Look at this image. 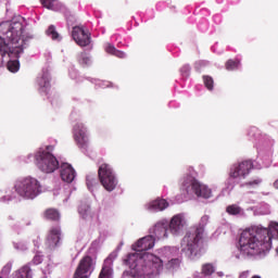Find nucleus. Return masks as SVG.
<instances>
[{"label":"nucleus","mask_w":278,"mask_h":278,"mask_svg":"<svg viewBox=\"0 0 278 278\" xmlns=\"http://www.w3.org/2000/svg\"><path fill=\"white\" fill-rule=\"evenodd\" d=\"M43 216L47 220H52V222H59L60 220V213L56 208H47L43 212Z\"/></svg>","instance_id":"6ab92c4d"},{"label":"nucleus","mask_w":278,"mask_h":278,"mask_svg":"<svg viewBox=\"0 0 278 278\" xmlns=\"http://www.w3.org/2000/svg\"><path fill=\"white\" fill-rule=\"evenodd\" d=\"M78 213L81 216V218L86 222H92L93 218V212L90 207V205L86 202H81L78 207Z\"/></svg>","instance_id":"dca6fc26"},{"label":"nucleus","mask_w":278,"mask_h":278,"mask_svg":"<svg viewBox=\"0 0 278 278\" xmlns=\"http://www.w3.org/2000/svg\"><path fill=\"white\" fill-rule=\"evenodd\" d=\"M93 270V261L91 256H84L77 266L74 278H89Z\"/></svg>","instance_id":"9b49d317"},{"label":"nucleus","mask_w":278,"mask_h":278,"mask_svg":"<svg viewBox=\"0 0 278 278\" xmlns=\"http://www.w3.org/2000/svg\"><path fill=\"white\" fill-rule=\"evenodd\" d=\"M12 278H33L31 268L29 265H23L17 271H15Z\"/></svg>","instance_id":"a211bd4d"},{"label":"nucleus","mask_w":278,"mask_h":278,"mask_svg":"<svg viewBox=\"0 0 278 278\" xmlns=\"http://www.w3.org/2000/svg\"><path fill=\"white\" fill-rule=\"evenodd\" d=\"M113 270L110 265H103V268L99 275V278H112Z\"/></svg>","instance_id":"393cba45"},{"label":"nucleus","mask_w":278,"mask_h":278,"mask_svg":"<svg viewBox=\"0 0 278 278\" xmlns=\"http://www.w3.org/2000/svg\"><path fill=\"white\" fill-rule=\"evenodd\" d=\"M61 240V228L59 226L52 227L49 230V233L46 239V249L49 251H53L59 247Z\"/></svg>","instance_id":"f8f14e48"},{"label":"nucleus","mask_w":278,"mask_h":278,"mask_svg":"<svg viewBox=\"0 0 278 278\" xmlns=\"http://www.w3.org/2000/svg\"><path fill=\"white\" fill-rule=\"evenodd\" d=\"M226 212L229 215L238 216L242 213V207L239 206L238 204H231L226 207Z\"/></svg>","instance_id":"412c9836"},{"label":"nucleus","mask_w":278,"mask_h":278,"mask_svg":"<svg viewBox=\"0 0 278 278\" xmlns=\"http://www.w3.org/2000/svg\"><path fill=\"white\" fill-rule=\"evenodd\" d=\"M240 64V60H228L225 64V67L227 71H235L239 68Z\"/></svg>","instance_id":"4be33fe9"},{"label":"nucleus","mask_w":278,"mask_h":278,"mask_svg":"<svg viewBox=\"0 0 278 278\" xmlns=\"http://www.w3.org/2000/svg\"><path fill=\"white\" fill-rule=\"evenodd\" d=\"M115 56L119 58V59H124L126 56V54L119 50H115L114 54Z\"/></svg>","instance_id":"f704fd0d"},{"label":"nucleus","mask_w":278,"mask_h":278,"mask_svg":"<svg viewBox=\"0 0 278 278\" xmlns=\"http://www.w3.org/2000/svg\"><path fill=\"white\" fill-rule=\"evenodd\" d=\"M73 136L75 139V142L78 144L80 149H84V147H87L88 136H87V129L84 126V124L78 123L74 126Z\"/></svg>","instance_id":"ddd939ff"},{"label":"nucleus","mask_w":278,"mask_h":278,"mask_svg":"<svg viewBox=\"0 0 278 278\" xmlns=\"http://www.w3.org/2000/svg\"><path fill=\"white\" fill-rule=\"evenodd\" d=\"M249 271H243L239 278H249Z\"/></svg>","instance_id":"e433bc0d"},{"label":"nucleus","mask_w":278,"mask_h":278,"mask_svg":"<svg viewBox=\"0 0 278 278\" xmlns=\"http://www.w3.org/2000/svg\"><path fill=\"white\" fill-rule=\"evenodd\" d=\"M61 178L64 182L72 184L75 179V169L68 163L61 165Z\"/></svg>","instance_id":"2eb2a0df"},{"label":"nucleus","mask_w":278,"mask_h":278,"mask_svg":"<svg viewBox=\"0 0 278 278\" xmlns=\"http://www.w3.org/2000/svg\"><path fill=\"white\" fill-rule=\"evenodd\" d=\"M89 62H90V59L88 58V55H87L86 53H81V54L79 55V63H80L81 65H88Z\"/></svg>","instance_id":"7c9ffc66"},{"label":"nucleus","mask_w":278,"mask_h":278,"mask_svg":"<svg viewBox=\"0 0 278 278\" xmlns=\"http://www.w3.org/2000/svg\"><path fill=\"white\" fill-rule=\"evenodd\" d=\"M202 78L205 88L210 91L214 90V78L208 75H204Z\"/></svg>","instance_id":"b1692460"},{"label":"nucleus","mask_w":278,"mask_h":278,"mask_svg":"<svg viewBox=\"0 0 278 278\" xmlns=\"http://www.w3.org/2000/svg\"><path fill=\"white\" fill-rule=\"evenodd\" d=\"M180 266V258H170L168 263H166L167 269H175Z\"/></svg>","instance_id":"a878e982"},{"label":"nucleus","mask_w":278,"mask_h":278,"mask_svg":"<svg viewBox=\"0 0 278 278\" xmlns=\"http://www.w3.org/2000/svg\"><path fill=\"white\" fill-rule=\"evenodd\" d=\"M47 35L50 36L53 40L59 38V34L56 33L55 27L52 25L48 28Z\"/></svg>","instance_id":"c85d7f7f"},{"label":"nucleus","mask_w":278,"mask_h":278,"mask_svg":"<svg viewBox=\"0 0 278 278\" xmlns=\"http://www.w3.org/2000/svg\"><path fill=\"white\" fill-rule=\"evenodd\" d=\"M0 278H2V277H0Z\"/></svg>","instance_id":"ea45409f"},{"label":"nucleus","mask_w":278,"mask_h":278,"mask_svg":"<svg viewBox=\"0 0 278 278\" xmlns=\"http://www.w3.org/2000/svg\"><path fill=\"white\" fill-rule=\"evenodd\" d=\"M96 182H97L96 179L91 178L90 176L87 177V187L89 190H92V187Z\"/></svg>","instance_id":"72a5a7b5"},{"label":"nucleus","mask_w":278,"mask_h":278,"mask_svg":"<svg viewBox=\"0 0 278 278\" xmlns=\"http://www.w3.org/2000/svg\"><path fill=\"white\" fill-rule=\"evenodd\" d=\"M254 168V163L251 160H245L239 164H235L229 173V177L232 179L237 178H247L250 175L251 170Z\"/></svg>","instance_id":"9d476101"},{"label":"nucleus","mask_w":278,"mask_h":278,"mask_svg":"<svg viewBox=\"0 0 278 278\" xmlns=\"http://www.w3.org/2000/svg\"><path fill=\"white\" fill-rule=\"evenodd\" d=\"M169 206V203L165 199H156L150 202L148 205V210L154 211V212H162L166 210Z\"/></svg>","instance_id":"f3484780"},{"label":"nucleus","mask_w":278,"mask_h":278,"mask_svg":"<svg viewBox=\"0 0 278 278\" xmlns=\"http://www.w3.org/2000/svg\"><path fill=\"white\" fill-rule=\"evenodd\" d=\"M23 23L21 22H2L0 24V66L5 59H18L21 54L34 40V36L23 35Z\"/></svg>","instance_id":"f03ea898"},{"label":"nucleus","mask_w":278,"mask_h":278,"mask_svg":"<svg viewBox=\"0 0 278 278\" xmlns=\"http://www.w3.org/2000/svg\"><path fill=\"white\" fill-rule=\"evenodd\" d=\"M155 245V237L148 235L135 242L132 250L134 254H128L124 263L134 270V274L139 277L152 276L159 273L163 267V261L155 254H148L146 251L153 249ZM143 254H138L142 253Z\"/></svg>","instance_id":"f257e3e1"},{"label":"nucleus","mask_w":278,"mask_h":278,"mask_svg":"<svg viewBox=\"0 0 278 278\" xmlns=\"http://www.w3.org/2000/svg\"><path fill=\"white\" fill-rule=\"evenodd\" d=\"M260 185H262V178L260 177L243 184L244 187H251V188H256Z\"/></svg>","instance_id":"bb28decb"},{"label":"nucleus","mask_w":278,"mask_h":278,"mask_svg":"<svg viewBox=\"0 0 278 278\" xmlns=\"http://www.w3.org/2000/svg\"><path fill=\"white\" fill-rule=\"evenodd\" d=\"M73 39L80 47H87L91 42L90 34L85 31L83 27L75 26L72 33Z\"/></svg>","instance_id":"4468645a"},{"label":"nucleus","mask_w":278,"mask_h":278,"mask_svg":"<svg viewBox=\"0 0 278 278\" xmlns=\"http://www.w3.org/2000/svg\"><path fill=\"white\" fill-rule=\"evenodd\" d=\"M14 189L21 197L34 200L41 193L40 181L35 177H24L16 180Z\"/></svg>","instance_id":"0eeeda50"},{"label":"nucleus","mask_w":278,"mask_h":278,"mask_svg":"<svg viewBox=\"0 0 278 278\" xmlns=\"http://www.w3.org/2000/svg\"><path fill=\"white\" fill-rule=\"evenodd\" d=\"M53 150V146H47L45 150L39 149L35 153V165L43 174H53L59 169L60 164L58 159L52 154Z\"/></svg>","instance_id":"423d86ee"},{"label":"nucleus","mask_w":278,"mask_h":278,"mask_svg":"<svg viewBox=\"0 0 278 278\" xmlns=\"http://www.w3.org/2000/svg\"><path fill=\"white\" fill-rule=\"evenodd\" d=\"M274 188L278 190V179L274 182Z\"/></svg>","instance_id":"4c0bfd02"},{"label":"nucleus","mask_w":278,"mask_h":278,"mask_svg":"<svg viewBox=\"0 0 278 278\" xmlns=\"http://www.w3.org/2000/svg\"><path fill=\"white\" fill-rule=\"evenodd\" d=\"M116 50H117V49H116L113 45H111V43H108L106 47H105V51H106L109 54H112V55L115 54Z\"/></svg>","instance_id":"2f4dec72"},{"label":"nucleus","mask_w":278,"mask_h":278,"mask_svg":"<svg viewBox=\"0 0 278 278\" xmlns=\"http://www.w3.org/2000/svg\"><path fill=\"white\" fill-rule=\"evenodd\" d=\"M210 223V216L203 215L200 219L199 226L195 228L194 233H187L181 241V248L182 251L186 252V254L189 257L198 256L202 249L204 243V232H205V226Z\"/></svg>","instance_id":"20e7f679"},{"label":"nucleus","mask_w":278,"mask_h":278,"mask_svg":"<svg viewBox=\"0 0 278 278\" xmlns=\"http://www.w3.org/2000/svg\"><path fill=\"white\" fill-rule=\"evenodd\" d=\"M185 219L181 214L174 215L170 220L162 219L154 225L152 233L156 239H164L168 237V231L172 235H179L184 228Z\"/></svg>","instance_id":"39448f33"},{"label":"nucleus","mask_w":278,"mask_h":278,"mask_svg":"<svg viewBox=\"0 0 278 278\" xmlns=\"http://www.w3.org/2000/svg\"><path fill=\"white\" fill-rule=\"evenodd\" d=\"M39 85H40V90L47 94L50 90V83L48 80H43V85L42 83H39Z\"/></svg>","instance_id":"c756f323"},{"label":"nucleus","mask_w":278,"mask_h":278,"mask_svg":"<svg viewBox=\"0 0 278 278\" xmlns=\"http://www.w3.org/2000/svg\"><path fill=\"white\" fill-rule=\"evenodd\" d=\"M40 2L43 5V8L48 10H53L56 0H40Z\"/></svg>","instance_id":"cd10ccee"},{"label":"nucleus","mask_w":278,"mask_h":278,"mask_svg":"<svg viewBox=\"0 0 278 278\" xmlns=\"http://www.w3.org/2000/svg\"><path fill=\"white\" fill-rule=\"evenodd\" d=\"M42 261H43L42 254H37V255H35L34 258H33V263H34L35 265H40V264L42 263Z\"/></svg>","instance_id":"473e14b6"},{"label":"nucleus","mask_w":278,"mask_h":278,"mask_svg":"<svg viewBox=\"0 0 278 278\" xmlns=\"http://www.w3.org/2000/svg\"><path fill=\"white\" fill-rule=\"evenodd\" d=\"M273 239H278V223L271 222L266 227L252 226L244 229L239 238L240 252L255 256L273 248Z\"/></svg>","instance_id":"7ed1b4c3"},{"label":"nucleus","mask_w":278,"mask_h":278,"mask_svg":"<svg viewBox=\"0 0 278 278\" xmlns=\"http://www.w3.org/2000/svg\"><path fill=\"white\" fill-rule=\"evenodd\" d=\"M98 175L101 185L106 191L112 192L115 190L118 185V180L116 179V176L114 175V172L109 164H101L98 170Z\"/></svg>","instance_id":"1a4fd4ad"},{"label":"nucleus","mask_w":278,"mask_h":278,"mask_svg":"<svg viewBox=\"0 0 278 278\" xmlns=\"http://www.w3.org/2000/svg\"><path fill=\"white\" fill-rule=\"evenodd\" d=\"M216 269H215V265H213V263H204L201 266V274L205 277H210L213 274H215Z\"/></svg>","instance_id":"aec40b11"},{"label":"nucleus","mask_w":278,"mask_h":278,"mask_svg":"<svg viewBox=\"0 0 278 278\" xmlns=\"http://www.w3.org/2000/svg\"><path fill=\"white\" fill-rule=\"evenodd\" d=\"M252 278H260L258 276H254V277H252Z\"/></svg>","instance_id":"58836bf2"},{"label":"nucleus","mask_w":278,"mask_h":278,"mask_svg":"<svg viewBox=\"0 0 278 278\" xmlns=\"http://www.w3.org/2000/svg\"><path fill=\"white\" fill-rule=\"evenodd\" d=\"M17 249L22 251H27V243H23V242L17 243Z\"/></svg>","instance_id":"c9c22d12"},{"label":"nucleus","mask_w":278,"mask_h":278,"mask_svg":"<svg viewBox=\"0 0 278 278\" xmlns=\"http://www.w3.org/2000/svg\"><path fill=\"white\" fill-rule=\"evenodd\" d=\"M181 190L185 191L187 194L194 193L198 198L202 199H211L213 194L211 188H208L204 184H201L193 176H187L184 179Z\"/></svg>","instance_id":"6e6552de"},{"label":"nucleus","mask_w":278,"mask_h":278,"mask_svg":"<svg viewBox=\"0 0 278 278\" xmlns=\"http://www.w3.org/2000/svg\"><path fill=\"white\" fill-rule=\"evenodd\" d=\"M8 70L12 73H16L18 72V68H21V63L18 62V60H11L8 61Z\"/></svg>","instance_id":"5701e85b"}]
</instances>
